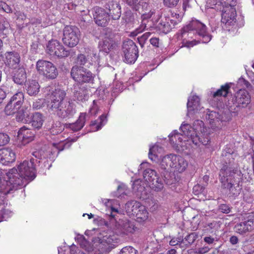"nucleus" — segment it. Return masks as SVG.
Segmentation results:
<instances>
[{
  "label": "nucleus",
  "mask_w": 254,
  "mask_h": 254,
  "mask_svg": "<svg viewBox=\"0 0 254 254\" xmlns=\"http://www.w3.org/2000/svg\"><path fill=\"white\" fill-rule=\"evenodd\" d=\"M37 160L31 158L29 160H24L20 163L16 168H13L7 172L9 179L7 184L12 185L10 188H14L15 190L19 187L24 185L26 181H31L36 177L35 162Z\"/></svg>",
  "instance_id": "1"
},
{
  "label": "nucleus",
  "mask_w": 254,
  "mask_h": 254,
  "mask_svg": "<svg viewBox=\"0 0 254 254\" xmlns=\"http://www.w3.org/2000/svg\"><path fill=\"white\" fill-rule=\"evenodd\" d=\"M251 102V96L245 90L240 89L228 101L227 106L232 112H238L246 107Z\"/></svg>",
  "instance_id": "2"
},
{
  "label": "nucleus",
  "mask_w": 254,
  "mask_h": 254,
  "mask_svg": "<svg viewBox=\"0 0 254 254\" xmlns=\"http://www.w3.org/2000/svg\"><path fill=\"white\" fill-rule=\"evenodd\" d=\"M236 170L230 167V164L226 163L221 169L219 173L220 181L222 186L229 190L230 192L234 195H237L240 193V189L239 185L234 187L231 182H229L230 177L236 173Z\"/></svg>",
  "instance_id": "3"
},
{
  "label": "nucleus",
  "mask_w": 254,
  "mask_h": 254,
  "mask_svg": "<svg viewBox=\"0 0 254 254\" xmlns=\"http://www.w3.org/2000/svg\"><path fill=\"white\" fill-rule=\"evenodd\" d=\"M183 30V36L186 33L190 35L195 33L202 37V42L203 43H207L211 39V36L208 33L205 25L197 20H192Z\"/></svg>",
  "instance_id": "4"
},
{
  "label": "nucleus",
  "mask_w": 254,
  "mask_h": 254,
  "mask_svg": "<svg viewBox=\"0 0 254 254\" xmlns=\"http://www.w3.org/2000/svg\"><path fill=\"white\" fill-rule=\"evenodd\" d=\"M36 69L38 73L48 79H54L58 75L55 65L50 62L40 60L37 62Z\"/></svg>",
  "instance_id": "5"
},
{
  "label": "nucleus",
  "mask_w": 254,
  "mask_h": 254,
  "mask_svg": "<svg viewBox=\"0 0 254 254\" xmlns=\"http://www.w3.org/2000/svg\"><path fill=\"white\" fill-rule=\"evenodd\" d=\"M64 44L70 48L75 47L79 40L80 31L79 29L74 26H66L63 31Z\"/></svg>",
  "instance_id": "6"
},
{
  "label": "nucleus",
  "mask_w": 254,
  "mask_h": 254,
  "mask_svg": "<svg viewBox=\"0 0 254 254\" xmlns=\"http://www.w3.org/2000/svg\"><path fill=\"white\" fill-rule=\"evenodd\" d=\"M70 75L72 78L79 83H89L94 79L93 75L90 71L77 65L72 67Z\"/></svg>",
  "instance_id": "7"
},
{
  "label": "nucleus",
  "mask_w": 254,
  "mask_h": 254,
  "mask_svg": "<svg viewBox=\"0 0 254 254\" xmlns=\"http://www.w3.org/2000/svg\"><path fill=\"white\" fill-rule=\"evenodd\" d=\"M46 52L47 54L52 57L59 58L67 57L69 55L70 52L63 46L57 40H51L47 44Z\"/></svg>",
  "instance_id": "8"
},
{
  "label": "nucleus",
  "mask_w": 254,
  "mask_h": 254,
  "mask_svg": "<svg viewBox=\"0 0 254 254\" xmlns=\"http://www.w3.org/2000/svg\"><path fill=\"white\" fill-rule=\"evenodd\" d=\"M62 119H69L76 113L74 104L70 101H66L55 110L50 111Z\"/></svg>",
  "instance_id": "9"
},
{
  "label": "nucleus",
  "mask_w": 254,
  "mask_h": 254,
  "mask_svg": "<svg viewBox=\"0 0 254 254\" xmlns=\"http://www.w3.org/2000/svg\"><path fill=\"white\" fill-rule=\"evenodd\" d=\"M123 51L124 61L128 64L134 63L138 57V49L131 40H128L123 43Z\"/></svg>",
  "instance_id": "10"
},
{
  "label": "nucleus",
  "mask_w": 254,
  "mask_h": 254,
  "mask_svg": "<svg viewBox=\"0 0 254 254\" xmlns=\"http://www.w3.org/2000/svg\"><path fill=\"white\" fill-rule=\"evenodd\" d=\"M143 177L150 187L155 191H159L163 189V183L155 170L149 168L145 169L143 173Z\"/></svg>",
  "instance_id": "11"
},
{
  "label": "nucleus",
  "mask_w": 254,
  "mask_h": 254,
  "mask_svg": "<svg viewBox=\"0 0 254 254\" xmlns=\"http://www.w3.org/2000/svg\"><path fill=\"white\" fill-rule=\"evenodd\" d=\"M66 95L65 91L60 88H57L53 91L50 96L51 101L48 105L49 111L55 110L62 103L65 102L66 101L65 100Z\"/></svg>",
  "instance_id": "12"
},
{
  "label": "nucleus",
  "mask_w": 254,
  "mask_h": 254,
  "mask_svg": "<svg viewBox=\"0 0 254 254\" xmlns=\"http://www.w3.org/2000/svg\"><path fill=\"white\" fill-rule=\"evenodd\" d=\"M94 21L98 26L105 27L109 23L110 18L109 13L99 6H94L91 10Z\"/></svg>",
  "instance_id": "13"
},
{
  "label": "nucleus",
  "mask_w": 254,
  "mask_h": 254,
  "mask_svg": "<svg viewBox=\"0 0 254 254\" xmlns=\"http://www.w3.org/2000/svg\"><path fill=\"white\" fill-rule=\"evenodd\" d=\"M117 44L114 40V35L106 33L102 39L99 41L98 47L100 51L109 53L115 49Z\"/></svg>",
  "instance_id": "14"
},
{
  "label": "nucleus",
  "mask_w": 254,
  "mask_h": 254,
  "mask_svg": "<svg viewBox=\"0 0 254 254\" xmlns=\"http://www.w3.org/2000/svg\"><path fill=\"white\" fill-rule=\"evenodd\" d=\"M155 14V12L154 10H150L147 13H143L141 16L142 19L141 24L139 28H137L135 31L132 33L134 35H136L137 34L143 31L145 29L151 30L154 26L153 24H152V21L149 20V19L151 18L152 16Z\"/></svg>",
  "instance_id": "15"
},
{
  "label": "nucleus",
  "mask_w": 254,
  "mask_h": 254,
  "mask_svg": "<svg viewBox=\"0 0 254 254\" xmlns=\"http://www.w3.org/2000/svg\"><path fill=\"white\" fill-rule=\"evenodd\" d=\"M183 134L179 133L176 130H174L169 135V140L170 142L177 148H181L182 150L185 149H189V146L191 142H188L185 140L183 141Z\"/></svg>",
  "instance_id": "16"
},
{
  "label": "nucleus",
  "mask_w": 254,
  "mask_h": 254,
  "mask_svg": "<svg viewBox=\"0 0 254 254\" xmlns=\"http://www.w3.org/2000/svg\"><path fill=\"white\" fill-rule=\"evenodd\" d=\"M221 22L226 25H232L236 22V11L234 7H227L222 10Z\"/></svg>",
  "instance_id": "17"
},
{
  "label": "nucleus",
  "mask_w": 254,
  "mask_h": 254,
  "mask_svg": "<svg viewBox=\"0 0 254 254\" xmlns=\"http://www.w3.org/2000/svg\"><path fill=\"white\" fill-rule=\"evenodd\" d=\"M116 227L122 233L125 235L133 233L137 229L133 222L126 219L120 220Z\"/></svg>",
  "instance_id": "18"
},
{
  "label": "nucleus",
  "mask_w": 254,
  "mask_h": 254,
  "mask_svg": "<svg viewBox=\"0 0 254 254\" xmlns=\"http://www.w3.org/2000/svg\"><path fill=\"white\" fill-rule=\"evenodd\" d=\"M5 64L8 67L13 69H16L20 67V57L18 53L14 52H8L5 53Z\"/></svg>",
  "instance_id": "19"
},
{
  "label": "nucleus",
  "mask_w": 254,
  "mask_h": 254,
  "mask_svg": "<svg viewBox=\"0 0 254 254\" xmlns=\"http://www.w3.org/2000/svg\"><path fill=\"white\" fill-rule=\"evenodd\" d=\"M15 154L9 148H4L0 149V162L4 165L13 162L15 160Z\"/></svg>",
  "instance_id": "20"
},
{
  "label": "nucleus",
  "mask_w": 254,
  "mask_h": 254,
  "mask_svg": "<svg viewBox=\"0 0 254 254\" xmlns=\"http://www.w3.org/2000/svg\"><path fill=\"white\" fill-rule=\"evenodd\" d=\"M206 119L209 121L211 126V127L214 129L221 127L222 122L225 121L223 117L218 113L209 110L207 112Z\"/></svg>",
  "instance_id": "21"
},
{
  "label": "nucleus",
  "mask_w": 254,
  "mask_h": 254,
  "mask_svg": "<svg viewBox=\"0 0 254 254\" xmlns=\"http://www.w3.org/2000/svg\"><path fill=\"white\" fill-rule=\"evenodd\" d=\"M72 91L74 98L78 101H84L88 99L89 93L87 89L84 86H82L78 83L73 85Z\"/></svg>",
  "instance_id": "22"
},
{
  "label": "nucleus",
  "mask_w": 254,
  "mask_h": 254,
  "mask_svg": "<svg viewBox=\"0 0 254 254\" xmlns=\"http://www.w3.org/2000/svg\"><path fill=\"white\" fill-rule=\"evenodd\" d=\"M105 8L109 10L110 17L114 20L119 19L121 15V6L116 2L113 1H109L105 4Z\"/></svg>",
  "instance_id": "23"
},
{
  "label": "nucleus",
  "mask_w": 254,
  "mask_h": 254,
  "mask_svg": "<svg viewBox=\"0 0 254 254\" xmlns=\"http://www.w3.org/2000/svg\"><path fill=\"white\" fill-rule=\"evenodd\" d=\"M177 22L174 20L170 19L169 17L162 19L157 26L158 30L163 33L167 34L174 26Z\"/></svg>",
  "instance_id": "24"
},
{
  "label": "nucleus",
  "mask_w": 254,
  "mask_h": 254,
  "mask_svg": "<svg viewBox=\"0 0 254 254\" xmlns=\"http://www.w3.org/2000/svg\"><path fill=\"white\" fill-rule=\"evenodd\" d=\"M12 78L13 81L17 84L22 85L25 83L27 79L25 68L20 66L14 69L13 72Z\"/></svg>",
  "instance_id": "25"
},
{
  "label": "nucleus",
  "mask_w": 254,
  "mask_h": 254,
  "mask_svg": "<svg viewBox=\"0 0 254 254\" xmlns=\"http://www.w3.org/2000/svg\"><path fill=\"white\" fill-rule=\"evenodd\" d=\"M9 179L7 176V173H6V177L3 179V173L0 169V192L2 194L6 195L15 190L14 188H10L13 186L12 185H9L7 184Z\"/></svg>",
  "instance_id": "26"
},
{
  "label": "nucleus",
  "mask_w": 254,
  "mask_h": 254,
  "mask_svg": "<svg viewBox=\"0 0 254 254\" xmlns=\"http://www.w3.org/2000/svg\"><path fill=\"white\" fill-rule=\"evenodd\" d=\"M17 136L23 143L26 144L33 140L34 133L32 130L23 127L18 131Z\"/></svg>",
  "instance_id": "27"
},
{
  "label": "nucleus",
  "mask_w": 254,
  "mask_h": 254,
  "mask_svg": "<svg viewBox=\"0 0 254 254\" xmlns=\"http://www.w3.org/2000/svg\"><path fill=\"white\" fill-rule=\"evenodd\" d=\"M254 228V221L253 220H248L244 222L237 224L235 226L236 232L243 234L248 232L252 231Z\"/></svg>",
  "instance_id": "28"
},
{
  "label": "nucleus",
  "mask_w": 254,
  "mask_h": 254,
  "mask_svg": "<svg viewBox=\"0 0 254 254\" xmlns=\"http://www.w3.org/2000/svg\"><path fill=\"white\" fill-rule=\"evenodd\" d=\"M188 142H191L195 145H199L201 143L204 145H207L210 141V137L207 133H203L199 132V133H196L192 136L191 140H188Z\"/></svg>",
  "instance_id": "29"
},
{
  "label": "nucleus",
  "mask_w": 254,
  "mask_h": 254,
  "mask_svg": "<svg viewBox=\"0 0 254 254\" xmlns=\"http://www.w3.org/2000/svg\"><path fill=\"white\" fill-rule=\"evenodd\" d=\"M173 160L174 161L173 168L179 172L184 171L188 166V162L181 156L174 154Z\"/></svg>",
  "instance_id": "30"
},
{
  "label": "nucleus",
  "mask_w": 254,
  "mask_h": 254,
  "mask_svg": "<svg viewBox=\"0 0 254 254\" xmlns=\"http://www.w3.org/2000/svg\"><path fill=\"white\" fill-rule=\"evenodd\" d=\"M26 92L30 96L36 95L40 91V86L36 80H30L25 84Z\"/></svg>",
  "instance_id": "31"
},
{
  "label": "nucleus",
  "mask_w": 254,
  "mask_h": 254,
  "mask_svg": "<svg viewBox=\"0 0 254 254\" xmlns=\"http://www.w3.org/2000/svg\"><path fill=\"white\" fill-rule=\"evenodd\" d=\"M188 115L191 112L197 111L200 109V99L196 95H193L188 99L187 103Z\"/></svg>",
  "instance_id": "32"
},
{
  "label": "nucleus",
  "mask_w": 254,
  "mask_h": 254,
  "mask_svg": "<svg viewBox=\"0 0 254 254\" xmlns=\"http://www.w3.org/2000/svg\"><path fill=\"white\" fill-rule=\"evenodd\" d=\"M44 121L45 117L43 114L39 112H35L31 117L30 123L33 127L39 129L42 127Z\"/></svg>",
  "instance_id": "33"
},
{
  "label": "nucleus",
  "mask_w": 254,
  "mask_h": 254,
  "mask_svg": "<svg viewBox=\"0 0 254 254\" xmlns=\"http://www.w3.org/2000/svg\"><path fill=\"white\" fill-rule=\"evenodd\" d=\"M86 114L81 113L77 121L72 124L68 125V127L74 131L80 130L84 126L85 122Z\"/></svg>",
  "instance_id": "34"
},
{
  "label": "nucleus",
  "mask_w": 254,
  "mask_h": 254,
  "mask_svg": "<svg viewBox=\"0 0 254 254\" xmlns=\"http://www.w3.org/2000/svg\"><path fill=\"white\" fill-rule=\"evenodd\" d=\"M141 205V204L140 202L137 201L131 200L128 201L126 204L125 209L129 215H132L134 216Z\"/></svg>",
  "instance_id": "35"
},
{
  "label": "nucleus",
  "mask_w": 254,
  "mask_h": 254,
  "mask_svg": "<svg viewBox=\"0 0 254 254\" xmlns=\"http://www.w3.org/2000/svg\"><path fill=\"white\" fill-rule=\"evenodd\" d=\"M174 154H170L163 157L160 162V167L161 169L164 170H168L170 168H173V160Z\"/></svg>",
  "instance_id": "36"
},
{
  "label": "nucleus",
  "mask_w": 254,
  "mask_h": 254,
  "mask_svg": "<svg viewBox=\"0 0 254 254\" xmlns=\"http://www.w3.org/2000/svg\"><path fill=\"white\" fill-rule=\"evenodd\" d=\"M148 214L149 213L145 206L141 205L134 216L136 217L137 221L141 222L148 219Z\"/></svg>",
  "instance_id": "37"
},
{
  "label": "nucleus",
  "mask_w": 254,
  "mask_h": 254,
  "mask_svg": "<svg viewBox=\"0 0 254 254\" xmlns=\"http://www.w3.org/2000/svg\"><path fill=\"white\" fill-rule=\"evenodd\" d=\"M127 3L136 11H140L141 9L146 8L148 6V4L142 0H127Z\"/></svg>",
  "instance_id": "38"
},
{
  "label": "nucleus",
  "mask_w": 254,
  "mask_h": 254,
  "mask_svg": "<svg viewBox=\"0 0 254 254\" xmlns=\"http://www.w3.org/2000/svg\"><path fill=\"white\" fill-rule=\"evenodd\" d=\"M222 223L220 221H213L211 222L206 224L205 228L206 231L213 235H216V233L219 231Z\"/></svg>",
  "instance_id": "39"
},
{
  "label": "nucleus",
  "mask_w": 254,
  "mask_h": 254,
  "mask_svg": "<svg viewBox=\"0 0 254 254\" xmlns=\"http://www.w3.org/2000/svg\"><path fill=\"white\" fill-rule=\"evenodd\" d=\"M180 129L183 133V134L189 138L188 140H191L192 136L196 133L194 129H192V127L188 124H182L180 127Z\"/></svg>",
  "instance_id": "40"
},
{
  "label": "nucleus",
  "mask_w": 254,
  "mask_h": 254,
  "mask_svg": "<svg viewBox=\"0 0 254 254\" xmlns=\"http://www.w3.org/2000/svg\"><path fill=\"white\" fill-rule=\"evenodd\" d=\"M24 94L22 92H18L15 94L10 99V101L15 104L17 107L20 108L23 103Z\"/></svg>",
  "instance_id": "41"
},
{
  "label": "nucleus",
  "mask_w": 254,
  "mask_h": 254,
  "mask_svg": "<svg viewBox=\"0 0 254 254\" xmlns=\"http://www.w3.org/2000/svg\"><path fill=\"white\" fill-rule=\"evenodd\" d=\"M114 245L102 241L99 245V251L101 253H109L114 247Z\"/></svg>",
  "instance_id": "42"
},
{
  "label": "nucleus",
  "mask_w": 254,
  "mask_h": 254,
  "mask_svg": "<svg viewBox=\"0 0 254 254\" xmlns=\"http://www.w3.org/2000/svg\"><path fill=\"white\" fill-rule=\"evenodd\" d=\"M162 148L159 147L157 145H155L151 147H150L149 151L148 153L149 158L154 161H156L158 160L157 152H159L161 151Z\"/></svg>",
  "instance_id": "43"
},
{
  "label": "nucleus",
  "mask_w": 254,
  "mask_h": 254,
  "mask_svg": "<svg viewBox=\"0 0 254 254\" xmlns=\"http://www.w3.org/2000/svg\"><path fill=\"white\" fill-rule=\"evenodd\" d=\"M16 106L15 104L9 101L5 107L4 112L5 114L10 116L17 113L20 108L17 107Z\"/></svg>",
  "instance_id": "44"
},
{
  "label": "nucleus",
  "mask_w": 254,
  "mask_h": 254,
  "mask_svg": "<svg viewBox=\"0 0 254 254\" xmlns=\"http://www.w3.org/2000/svg\"><path fill=\"white\" fill-rule=\"evenodd\" d=\"M106 117L102 115L100 117V121L95 120L91 122L90 124L91 127H92L93 131H97L101 128L103 126V122L106 119Z\"/></svg>",
  "instance_id": "45"
},
{
  "label": "nucleus",
  "mask_w": 254,
  "mask_h": 254,
  "mask_svg": "<svg viewBox=\"0 0 254 254\" xmlns=\"http://www.w3.org/2000/svg\"><path fill=\"white\" fill-rule=\"evenodd\" d=\"M230 88V87L228 84L221 86V88L214 93L213 96L214 97L221 96H226L229 92Z\"/></svg>",
  "instance_id": "46"
},
{
  "label": "nucleus",
  "mask_w": 254,
  "mask_h": 254,
  "mask_svg": "<svg viewBox=\"0 0 254 254\" xmlns=\"http://www.w3.org/2000/svg\"><path fill=\"white\" fill-rule=\"evenodd\" d=\"M204 123L202 121L197 120L195 121L193 124L192 129L195 133H199V132L204 131Z\"/></svg>",
  "instance_id": "47"
},
{
  "label": "nucleus",
  "mask_w": 254,
  "mask_h": 254,
  "mask_svg": "<svg viewBox=\"0 0 254 254\" xmlns=\"http://www.w3.org/2000/svg\"><path fill=\"white\" fill-rule=\"evenodd\" d=\"M45 105V99H38L33 102L32 107L34 110H39L44 107Z\"/></svg>",
  "instance_id": "48"
},
{
  "label": "nucleus",
  "mask_w": 254,
  "mask_h": 254,
  "mask_svg": "<svg viewBox=\"0 0 254 254\" xmlns=\"http://www.w3.org/2000/svg\"><path fill=\"white\" fill-rule=\"evenodd\" d=\"M142 181L140 179L135 180L132 184V189L134 192H141L144 190L141 185Z\"/></svg>",
  "instance_id": "49"
},
{
  "label": "nucleus",
  "mask_w": 254,
  "mask_h": 254,
  "mask_svg": "<svg viewBox=\"0 0 254 254\" xmlns=\"http://www.w3.org/2000/svg\"><path fill=\"white\" fill-rule=\"evenodd\" d=\"M197 237L198 236L195 233L192 232L188 235L184 239L187 245L190 246L194 243Z\"/></svg>",
  "instance_id": "50"
},
{
  "label": "nucleus",
  "mask_w": 254,
  "mask_h": 254,
  "mask_svg": "<svg viewBox=\"0 0 254 254\" xmlns=\"http://www.w3.org/2000/svg\"><path fill=\"white\" fill-rule=\"evenodd\" d=\"M137 251L130 246L125 247L120 251V254H137Z\"/></svg>",
  "instance_id": "51"
},
{
  "label": "nucleus",
  "mask_w": 254,
  "mask_h": 254,
  "mask_svg": "<svg viewBox=\"0 0 254 254\" xmlns=\"http://www.w3.org/2000/svg\"><path fill=\"white\" fill-rule=\"evenodd\" d=\"M87 62V59L83 54L79 55L76 59L77 65L79 66L85 65Z\"/></svg>",
  "instance_id": "52"
},
{
  "label": "nucleus",
  "mask_w": 254,
  "mask_h": 254,
  "mask_svg": "<svg viewBox=\"0 0 254 254\" xmlns=\"http://www.w3.org/2000/svg\"><path fill=\"white\" fill-rule=\"evenodd\" d=\"M150 32H146L143 34L142 36L138 37L137 40L140 45L142 47H143L145 42L148 39L149 37L150 36Z\"/></svg>",
  "instance_id": "53"
},
{
  "label": "nucleus",
  "mask_w": 254,
  "mask_h": 254,
  "mask_svg": "<svg viewBox=\"0 0 254 254\" xmlns=\"http://www.w3.org/2000/svg\"><path fill=\"white\" fill-rule=\"evenodd\" d=\"M203 241L208 245H213L215 244V243L218 242V239L216 237H213L212 236L209 235L204 237Z\"/></svg>",
  "instance_id": "54"
},
{
  "label": "nucleus",
  "mask_w": 254,
  "mask_h": 254,
  "mask_svg": "<svg viewBox=\"0 0 254 254\" xmlns=\"http://www.w3.org/2000/svg\"><path fill=\"white\" fill-rule=\"evenodd\" d=\"M9 141V137L7 134L0 133V146L6 145Z\"/></svg>",
  "instance_id": "55"
},
{
  "label": "nucleus",
  "mask_w": 254,
  "mask_h": 254,
  "mask_svg": "<svg viewBox=\"0 0 254 254\" xmlns=\"http://www.w3.org/2000/svg\"><path fill=\"white\" fill-rule=\"evenodd\" d=\"M163 4L168 7H175L178 3L180 0H163Z\"/></svg>",
  "instance_id": "56"
},
{
  "label": "nucleus",
  "mask_w": 254,
  "mask_h": 254,
  "mask_svg": "<svg viewBox=\"0 0 254 254\" xmlns=\"http://www.w3.org/2000/svg\"><path fill=\"white\" fill-rule=\"evenodd\" d=\"M218 210L223 213L228 214L231 211V208L227 204H221L219 206Z\"/></svg>",
  "instance_id": "57"
},
{
  "label": "nucleus",
  "mask_w": 254,
  "mask_h": 254,
  "mask_svg": "<svg viewBox=\"0 0 254 254\" xmlns=\"http://www.w3.org/2000/svg\"><path fill=\"white\" fill-rule=\"evenodd\" d=\"M227 7H234L237 3V0H224L223 2Z\"/></svg>",
  "instance_id": "58"
},
{
  "label": "nucleus",
  "mask_w": 254,
  "mask_h": 254,
  "mask_svg": "<svg viewBox=\"0 0 254 254\" xmlns=\"http://www.w3.org/2000/svg\"><path fill=\"white\" fill-rule=\"evenodd\" d=\"M240 81H243L244 86L250 91H252L254 89V85H252L248 81L244 79L240 80Z\"/></svg>",
  "instance_id": "59"
},
{
  "label": "nucleus",
  "mask_w": 254,
  "mask_h": 254,
  "mask_svg": "<svg viewBox=\"0 0 254 254\" xmlns=\"http://www.w3.org/2000/svg\"><path fill=\"white\" fill-rule=\"evenodd\" d=\"M3 8H2V12H6L7 13H11L12 12L11 7L8 5L7 3L4 2L3 5Z\"/></svg>",
  "instance_id": "60"
},
{
  "label": "nucleus",
  "mask_w": 254,
  "mask_h": 254,
  "mask_svg": "<svg viewBox=\"0 0 254 254\" xmlns=\"http://www.w3.org/2000/svg\"><path fill=\"white\" fill-rule=\"evenodd\" d=\"M199 43H200L199 41H196L195 40L191 41H187L186 43L185 44V46L187 47H190L196 45Z\"/></svg>",
  "instance_id": "61"
},
{
  "label": "nucleus",
  "mask_w": 254,
  "mask_h": 254,
  "mask_svg": "<svg viewBox=\"0 0 254 254\" xmlns=\"http://www.w3.org/2000/svg\"><path fill=\"white\" fill-rule=\"evenodd\" d=\"M216 4V0H208L207 1L206 6L207 8H213L214 6H215Z\"/></svg>",
  "instance_id": "62"
},
{
  "label": "nucleus",
  "mask_w": 254,
  "mask_h": 254,
  "mask_svg": "<svg viewBox=\"0 0 254 254\" xmlns=\"http://www.w3.org/2000/svg\"><path fill=\"white\" fill-rule=\"evenodd\" d=\"M210 249L211 248L208 246L203 247L198 249V253L200 254H204L208 252L210 250Z\"/></svg>",
  "instance_id": "63"
},
{
  "label": "nucleus",
  "mask_w": 254,
  "mask_h": 254,
  "mask_svg": "<svg viewBox=\"0 0 254 254\" xmlns=\"http://www.w3.org/2000/svg\"><path fill=\"white\" fill-rule=\"evenodd\" d=\"M125 17L126 18L125 19L126 22H128L131 21L132 19L131 11H127L125 13Z\"/></svg>",
  "instance_id": "64"
}]
</instances>
